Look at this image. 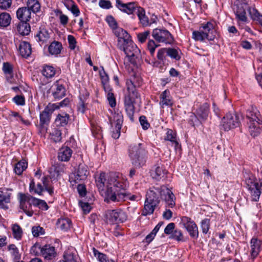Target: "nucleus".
Returning a JSON list of instances; mask_svg holds the SVG:
<instances>
[{
  "label": "nucleus",
  "instance_id": "obj_54",
  "mask_svg": "<svg viewBox=\"0 0 262 262\" xmlns=\"http://www.w3.org/2000/svg\"><path fill=\"white\" fill-rule=\"evenodd\" d=\"M201 228L202 232L204 234H207L210 228V220L208 219H205L203 220L201 223Z\"/></svg>",
  "mask_w": 262,
  "mask_h": 262
},
{
  "label": "nucleus",
  "instance_id": "obj_16",
  "mask_svg": "<svg viewBox=\"0 0 262 262\" xmlns=\"http://www.w3.org/2000/svg\"><path fill=\"white\" fill-rule=\"evenodd\" d=\"M123 121V117L121 113H115L113 116V121L110 120L111 125L113 126L115 125V128L112 131V136L114 139H118L120 136V129L122 127Z\"/></svg>",
  "mask_w": 262,
  "mask_h": 262
},
{
  "label": "nucleus",
  "instance_id": "obj_25",
  "mask_svg": "<svg viewBox=\"0 0 262 262\" xmlns=\"http://www.w3.org/2000/svg\"><path fill=\"white\" fill-rule=\"evenodd\" d=\"M166 173L167 171L163 166L158 164L155 165L151 170V176L153 179L159 181L165 178Z\"/></svg>",
  "mask_w": 262,
  "mask_h": 262
},
{
  "label": "nucleus",
  "instance_id": "obj_32",
  "mask_svg": "<svg viewBox=\"0 0 262 262\" xmlns=\"http://www.w3.org/2000/svg\"><path fill=\"white\" fill-rule=\"evenodd\" d=\"M209 105L208 103H205L201 105L198 110L196 114L201 121H205L208 116Z\"/></svg>",
  "mask_w": 262,
  "mask_h": 262
},
{
  "label": "nucleus",
  "instance_id": "obj_22",
  "mask_svg": "<svg viewBox=\"0 0 262 262\" xmlns=\"http://www.w3.org/2000/svg\"><path fill=\"white\" fill-rule=\"evenodd\" d=\"M114 34L118 37V47H123V44L129 40V34L121 28H117L114 30Z\"/></svg>",
  "mask_w": 262,
  "mask_h": 262
},
{
  "label": "nucleus",
  "instance_id": "obj_17",
  "mask_svg": "<svg viewBox=\"0 0 262 262\" xmlns=\"http://www.w3.org/2000/svg\"><path fill=\"white\" fill-rule=\"evenodd\" d=\"M58 108L59 106L56 104H49L45 107L40 114V124L42 127L49 123L52 114Z\"/></svg>",
  "mask_w": 262,
  "mask_h": 262
},
{
  "label": "nucleus",
  "instance_id": "obj_59",
  "mask_svg": "<svg viewBox=\"0 0 262 262\" xmlns=\"http://www.w3.org/2000/svg\"><path fill=\"white\" fill-rule=\"evenodd\" d=\"M32 233L34 236L37 237L40 235L44 234L43 229L42 227L39 226L33 227L32 228Z\"/></svg>",
  "mask_w": 262,
  "mask_h": 262
},
{
  "label": "nucleus",
  "instance_id": "obj_33",
  "mask_svg": "<svg viewBox=\"0 0 262 262\" xmlns=\"http://www.w3.org/2000/svg\"><path fill=\"white\" fill-rule=\"evenodd\" d=\"M69 118V115L67 113H61L57 115L55 123L57 126H64L68 124Z\"/></svg>",
  "mask_w": 262,
  "mask_h": 262
},
{
  "label": "nucleus",
  "instance_id": "obj_60",
  "mask_svg": "<svg viewBox=\"0 0 262 262\" xmlns=\"http://www.w3.org/2000/svg\"><path fill=\"white\" fill-rule=\"evenodd\" d=\"M59 14V19H60V23L62 25H66L68 24L69 18L68 17L62 14V12L60 10H58L57 12V15Z\"/></svg>",
  "mask_w": 262,
  "mask_h": 262
},
{
  "label": "nucleus",
  "instance_id": "obj_34",
  "mask_svg": "<svg viewBox=\"0 0 262 262\" xmlns=\"http://www.w3.org/2000/svg\"><path fill=\"white\" fill-rule=\"evenodd\" d=\"M38 41L44 43L47 42L50 38V33L45 28H40L39 31L36 35Z\"/></svg>",
  "mask_w": 262,
  "mask_h": 262
},
{
  "label": "nucleus",
  "instance_id": "obj_45",
  "mask_svg": "<svg viewBox=\"0 0 262 262\" xmlns=\"http://www.w3.org/2000/svg\"><path fill=\"white\" fill-rule=\"evenodd\" d=\"M57 226L61 230L67 231L71 226V221L69 219H60L57 222Z\"/></svg>",
  "mask_w": 262,
  "mask_h": 262
},
{
  "label": "nucleus",
  "instance_id": "obj_18",
  "mask_svg": "<svg viewBox=\"0 0 262 262\" xmlns=\"http://www.w3.org/2000/svg\"><path fill=\"white\" fill-rule=\"evenodd\" d=\"M50 91L55 99H60L66 95V89L62 80H57L51 86Z\"/></svg>",
  "mask_w": 262,
  "mask_h": 262
},
{
  "label": "nucleus",
  "instance_id": "obj_36",
  "mask_svg": "<svg viewBox=\"0 0 262 262\" xmlns=\"http://www.w3.org/2000/svg\"><path fill=\"white\" fill-rule=\"evenodd\" d=\"M158 205L155 203L151 204V203L145 200L144 209L142 211V215L143 216H146L147 215H150L152 214L156 207Z\"/></svg>",
  "mask_w": 262,
  "mask_h": 262
},
{
  "label": "nucleus",
  "instance_id": "obj_23",
  "mask_svg": "<svg viewBox=\"0 0 262 262\" xmlns=\"http://www.w3.org/2000/svg\"><path fill=\"white\" fill-rule=\"evenodd\" d=\"M41 255L47 260H51L56 256L55 247L50 245H46L40 248Z\"/></svg>",
  "mask_w": 262,
  "mask_h": 262
},
{
  "label": "nucleus",
  "instance_id": "obj_64",
  "mask_svg": "<svg viewBox=\"0 0 262 262\" xmlns=\"http://www.w3.org/2000/svg\"><path fill=\"white\" fill-rule=\"evenodd\" d=\"M167 54L166 48H162L160 49L157 54V58L159 60L164 61L165 59V54Z\"/></svg>",
  "mask_w": 262,
  "mask_h": 262
},
{
  "label": "nucleus",
  "instance_id": "obj_15",
  "mask_svg": "<svg viewBox=\"0 0 262 262\" xmlns=\"http://www.w3.org/2000/svg\"><path fill=\"white\" fill-rule=\"evenodd\" d=\"M161 199L165 202L166 208H173L176 205V196L172 191L163 185L161 186Z\"/></svg>",
  "mask_w": 262,
  "mask_h": 262
},
{
  "label": "nucleus",
  "instance_id": "obj_35",
  "mask_svg": "<svg viewBox=\"0 0 262 262\" xmlns=\"http://www.w3.org/2000/svg\"><path fill=\"white\" fill-rule=\"evenodd\" d=\"M28 21H20L18 24L17 29L18 33L22 35H28L31 31V27Z\"/></svg>",
  "mask_w": 262,
  "mask_h": 262
},
{
  "label": "nucleus",
  "instance_id": "obj_55",
  "mask_svg": "<svg viewBox=\"0 0 262 262\" xmlns=\"http://www.w3.org/2000/svg\"><path fill=\"white\" fill-rule=\"evenodd\" d=\"M12 100L17 105L23 106L25 104V98L23 95H16L13 98Z\"/></svg>",
  "mask_w": 262,
  "mask_h": 262
},
{
  "label": "nucleus",
  "instance_id": "obj_12",
  "mask_svg": "<svg viewBox=\"0 0 262 262\" xmlns=\"http://www.w3.org/2000/svg\"><path fill=\"white\" fill-rule=\"evenodd\" d=\"M152 36L158 42L170 44L173 41L171 33L166 29H155L152 32Z\"/></svg>",
  "mask_w": 262,
  "mask_h": 262
},
{
  "label": "nucleus",
  "instance_id": "obj_24",
  "mask_svg": "<svg viewBox=\"0 0 262 262\" xmlns=\"http://www.w3.org/2000/svg\"><path fill=\"white\" fill-rule=\"evenodd\" d=\"M262 250V242L257 238H252L250 242V253L252 258L257 256Z\"/></svg>",
  "mask_w": 262,
  "mask_h": 262
},
{
  "label": "nucleus",
  "instance_id": "obj_57",
  "mask_svg": "<svg viewBox=\"0 0 262 262\" xmlns=\"http://www.w3.org/2000/svg\"><path fill=\"white\" fill-rule=\"evenodd\" d=\"M51 138L55 142H58L61 140V131L56 129H55L51 135Z\"/></svg>",
  "mask_w": 262,
  "mask_h": 262
},
{
  "label": "nucleus",
  "instance_id": "obj_56",
  "mask_svg": "<svg viewBox=\"0 0 262 262\" xmlns=\"http://www.w3.org/2000/svg\"><path fill=\"white\" fill-rule=\"evenodd\" d=\"M159 45L156 44L155 41H154L153 40H149L147 43V49L149 50L151 56L154 55L156 48L159 47Z\"/></svg>",
  "mask_w": 262,
  "mask_h": 262
},
{
  "label": "nucleus",
  "instance_id": "obj_39",
  "mask_svg": "<svg viewBox=\"0 0 262 262\" xmlns=\"http://www.w3.org/2000/svg\"><path fill=\"white\" fill-rule=\"evenodd\" d=\"M163 222H159L152 230V231L148 234L145 238L144 242L149 244L155 238L156 234L159 230L160 227L163 225Z\"/></svg>",
  "mask_w": 262,
  "mask_h": 262
},
{
  "label": "nucleus",
  "instance_id": "obj_9",
  "mask_svg": "<svg viewBox=\"0 0 262 262\" xmlns=\"http://www.w3.org/2000/svg\"><path fill=\"white\" fill-rule=\"evenodd\" d=\"M118 48L124 51L130 62L133 64L136 62V58L139 54V50L132 39L123 43V47Z\"/></svg>",
  "mask_w": 262,
  "mask_h": 262
},
{
  "label": "nucleus",
  "instance_id": "obj_2",
  "mask_svg": "<svg viewBox=\"0 0 262 262\" xmlns=\"http://www.w3.org/2000/svg\"><path fill=\"white\" fill-rule=\"evenodd\" d=\"M216 27V24L213 21L203 23L199 31L192 32V38L196 41L213 40L217 35Z\"/></svg>",
  "mask_w": 262,
  "mask_h": 262
},
{
  "label": "nucleus",
  "instance_id": "obj_19",
  "mask_svg": "<svg viewBox=\"0 0 262 262\" xmlns=\"http://www.w3.org/2000/svg\"><path fill=\"white\" fill-rule=\"evenodd\" d=\"M161 194V186L152 187L147 192L146 200L148 202L159 205Z\"/></svg>",
  "mask_w": 262,
  "mask_h": 262
},
{
  "label": "nucleus",
  "instance_id": "obj_42",
  "mask_svg": "<svg viewBox=\"0 0 262 262\" xmlns=\"http://www.w3.org/2000/svg\"><path fill=\"white\" fill-rule=\"evenodd\" d=\"M141 23L143 26H148L149 25L148 19L147 17L145 15L144 10L141 8L139 7L137 9V11H136V13Z\"/></svg>",
  "mask_w": 262,
  "mask_h": 262
},
{
  "label": "nucleus",
  "instance_id": "obj_28",
  "mask_svg": "<svg viewBox=\"0 0 262 262\" xmlns=\"http://www.w3.org/2000/svg\"><path fill=\"white\" fill-rule=\"evenodd\" d=\"M72 150L68 146H62L58 151V159L60 161H68L72 155Z\"/></svg>",
  "mask_w": 262,
  "mask_h": 262
},
{
  "label": "nucleus",
  "instance_id": "obj_37",
  "mask_svg": "<svg viewBox=\"0 0 262 262\" xmlns=\"http://www.w3.org/2000/svg\"><path fill=\"white\" fill-rule=\"evenodd\" d=\"M62 48L61 43L57 41L52 42L49 47V52L52 55H58L60 53Z\"/></svg>",
  "mask_w": 262,
  "mask_h": 262
},
{
  "label": "nucleus",
  "instance_id": "obj_6",
  "mask_svg": "<svg viewBox=\"0 0 262 262\" xmlns=\"http://www.w3.org/2000/svg\"><path fill=\"white\" fill-rule=\"evenodd\" d=\"M245 183L247 187L250 191L252 200L254 201H258L261 193L262 178H259L258 181H257L253 176H251L246 179Z\"/></svg>",
  "mask_w": 262,
  "mask_h": 262
},
{
  "label": "nucleus",
  "instance_id": "obj_44",
  "mask_svg": "<svg viewBox=\"0 0 262 262\" xmlns=\"http://www.w3.org/2000/svg\"><path fill=\"white\" fill-rule=\"evenodd\" d=\"M91 130L93 135L97 139L102 138V130L101 127L96 123L92 122L91 123Z\"/></svg>",
  "mask_w": 262,
  "mask_h": 262
},
{
  "label": "nucleus",
  "instance_id": "obj_1",
  "mask_svg": "<svg viewBox=\"0 0 262 262\" xmlns=\"http://www.w3.org/2000/svg\"><path fill=\"white\" fill-rule=\"evenodd\" d=\"M96 182L99 190H104L106 187L104 201L107 203H121L127 199L138 201L141 199L139 194L132 195L126 192V180L119 173H110L107 177L104 173H101Z\"/></svg>",
  "mask_w": 262,
  "mask_h": 262
},
{
  "label": "nucleus",
  "instance_id": "obj_3",
  "mask_svg": "<svg viewBox=\"0 0 262 262\" xmlns=\"http://www.w3.org/2000/svg\"><path fill=\"white\" fill-rule=\"evenodd\" d=\"M246 117L250 135L253 137L257 136L262 130V117L256 107H251L247 110Z\"/></svg>",
  "mask_w": 262,
  "mask_h": 262
},
{
  "label": "nucleus",
  "instance_id": "obj_51",
  "mask_svg": "<svg viewBox=\"0 0 262 262\" xmlns=\"http://www.w3.org/2000/svg\"><path fill=\"white\" fill-rule=\"evenodd\" d=\"M86 108V98H82L81 95L79 96V102L77 105L78 111L82 114H83Z\"/></svg>",
  "mask_w": 262,
  "mask_h": 262
},
{
  "label": "nucleus",
  "instance_id": "obj_53",
  "mask_svg": "<svg viewBox=\"0 0 262 262\" xmlns=\"http://www.w3.org/2000/svg\"><path fill=\"white\" fill-rule=\"evenodd\" d=\"M170 237L178 242L184 241L182 232L179 229L174 230L172 234L171 235Z\"/></svg>",
  "mask_w": 262,
  "mask_h": 262
},
{
  "label": "nucleus",
  "instance_id": "obj_7",
  "mask_svg": "<svg viewBox=\"0 0 262 262\" xmlns=\"http://www.w3.org/2000/svg\"><path fill=\"white\" fill-rule=\"evenodd\" d=\"M104 216L106 222L112 224L123 223L127 218L126 213L121 209L108 210Z\"/></svg>",
  "mask_w": 262,
  "mask_h": 262
},
{
  "label": "nucleus",
  "instance_id": "obj_41",
  "mask_svg": "<svg viewBox=\"0 0 262 262\" xmlns=\"http://www.w3.org/2000/svg\"><path fill=\"white\" fill-rule=\"evenodd\" d=\"M167 56L176 60H179L181 59V50L179 49L168 48H166Z\"/></svg>",
  "mask_w": 262,
  "mask_h": 262
},
{
  "label": "nucleus",
  "instance_id": "obj_61",
  "mask_svg": "<svg viewBox=\"0 0 262 262\" xmlns=\"http://www.w3.org/2000/svg\"><path fill=\"white\" fill-rule=\"evenodd\" d=\"M106 21L109 26L114 30L117 28V24L114 17L112 16H107L106 18Z\"/></svg>",
  "mask_w": 262,
  "mask_h": 262
},
{
  "label": "nucleus",
  "instance_id": "obj_10",
  "mask_svg": "<svg viewBox=\"0 0 262 262\" xmlns=\"http://www.w3.org/2000/svg\"><path fill=\"white\" fill-rule=\"evenodd\" d=\"M240 124L238 115L235 114L228 113L221 121V126L225 131H228L239 126Z\"/></svg>",
  "mask_w": 262,
  "mask_h": 262
},
{
  "label": "nucleus",
  "instance_id": "obj_14",
  "mask_svg": "<svg viewBox=\"0 0 262 262\" xmlns=\"http://www.w3.org/2000/svg\"><path fill=\"white\" fill-rule=\"evenodd\" d=\"M32 199L33 197L29 194L21 193L18 194L19 207L29 216H31L33 214V211L31 209L33 205Z\"/></svg>",
  "mask_w": 262,
  "mask_h": 262
},
{
  "label": "nucleus",
  "instance_id": "obj_4",
  "mask_svg": "<svg viewBox=\"0 0 262 262\" xmlns=\"http://www.w3.org/2000/svg\"><path fill=\"white\" fill-rule=\"evenodd\" d=\"M128 155L135 167L140 168L145 164L147 152L142 143L131 145L128 149Z\"/></svg>",
  "mask_w": 262,
  "mask_h": 262
},
{
  "label": "nucleus",
  "instance_id": "obj_5",
  "mask_svg": "<svg viewBox=\"0 0 262 262\" xmlns=\"http://www.w3.org/2000/svg\"><path fill=\"white\" fill-rule=\"evenodd\" d=\"M126 84L128 93L124 97V105L128 117L132 121H133L135 112L134 103L135 99L138 98L139 95L132 81H127Z\"/></svg>",
  "mask_w": 262,
  "mask_h": 262
},
{
  "label": "nucleus",
  "instance_id": "obj_8",
  "mask_svg": "<svg viewBox=\"0 0 262 262\" xmlns=\"http://www.w3.org/2000/svg\"><path fill=\"white\" fill-rule=\"evenodd\" d=\"M250 9H255L254 7H249L245 0H237L234 3L233 11L235 14L236 18L239 21L246 22L247 17L246 10L249 14Z\"/></svg>",
  "mask_w": 262,
  "mask_h": 262
},
{
  "label": "nucleus",
  "instance_id": "obj_21",
  "mask_svg": "<svg viewBox=\"0 0 262 262\" xmlns=\"http://www.w3.org/2000/svg\"><path fill=\"white\" fill-rule=\"evenodd\" d=\"M116 7L121 11L127 13L128 14L136 13L138 7L135 3H123L119 0L116 1Z\"/></svg>",
  "mask_w": 262,
  "mask_h": 262
},
{
  "label": "nucleus",
  "instance_id": "obj_30",
  "mask_svg": "<svg viewBox=\"0 0 262 262\" xmlns=\"http://www.w3.org/2000/svg\"><path fill=\"white\" fill-rule=\"evenodd\" d=\"M19 51L21 56L25 58L28 57L31 54L32 48L29 43L22 41L19 45Z\"/></svg>",
  "mask_w": 262,
  "mask_h": 262
},
{
  "label": "nucleus",
  "instance_id": "obj_26",
  "mask_svg": "<svg viewBox=\"0 0 262 262\" xmlns=\"http://www.w3.org/2000/svg\"><path fill=\"white\" fill-rule=\"evenodd\" d=\"M173 104V101L168 90H165L162 92L160 96V105L162 108L164 106H171Z\"/></svg>",
  "mask_w": 262,
  "mask_h": 262
},
{
  "label": "nucleus",
  "instance_id": "obj_48",
  "mask_svg": "<svg viewBox=\"0 0 262 262\" xmlns=\"http://www.w3.org/2000/svg\"><path fill=\"white\" fill-rule=\"evenodd\" d=\"M32 203L33 205L38 207L41 210H47L49 208L47 203L43 200L33 197V199H32Z\"/></svg>",
  "mask_w": 262,
  "mask_h": 262
},
{
  "label": "nucleus",
  "instance_id": "obj_31",
  "mask_svg": "<svg viewBox=\"0 0 262 262\" xmlns=\"http://www.w3.org/2000/svg\"><path fill=\"white\" fill-rule=\"evenodd\" d=\"M2 69L7 80L10 82H12L14 75L13 66L9 62H4Z\"/></svg>",
  "mask_w": 262,
  "mask_h": 262
},
{
  "label": "nucleus",
  "instance_id": "obj_27",
  "mask_svg": "<svg viewBox=\"0 0 262 262\" xmlns=\"http://www.w3.org/2000/svg\"><path fill=\"white\" fill-rule=\"evenodd\" d=\"M16 16L20 21H29L31 18V12L26 7H20L16 11Z\"/></svg>",
  "mask_w": 262,
  "mask_h": 262
},
{
  "label": "nucleus",
  "instance_id": "obj_58",
  "mask_svg": "<svg viewBox=\"0 0 262 262\" xmlns=\"http://www.w3.org/2000/svg\"><path fill=\"white\" fill-rule=\"evenodd\" d=\"M150 32L149 31H146L144 32L138 33L137 35L138 39L141 43L144 42L149 36Z\"/></svg>",
  "mask_w": 262,
  "mask_h": 262
},
{
  "label": "nucleus",
  "instance_id": "obj_46",
  "mask_svg": "<svg viewBox=\"0 0 262 262\" xmlns=\"http://www.w3.org/2000/svg\"><path fill=\"white\" fill-rule=\"evenodd\" d=\"M9 117L11 122H21L22 123L26 125H28L29 124V121L24 120L17 112L11 111L9 114Z\"/></svg>",
  "mask_w": 262,
  "mask_h": 262
},
{
  "label": "nucleus",
  "instance_id": "obj_43",
  "mask_svg": "<svg viewBox=\"0 0 262 262\" xmlns=\"http://www.w3.org/2000/svg\"><path fill=\"white\" fill-rule=\"evenodd\" d=\"M55 70L51 66L45 65L41 70L42 74L46 78H49L53 77L55 74Z\"/></svg>",
  "mask_w": 262,
  "mask_h": 262
},
{
  "label": "nucleus",
  "instance_id": "obj_49",
  "mask_svg": "<svg viewBox=\"0 0 262 262\" xmlns=\"http://www.w3.org/2000/svg\"><path fill=\"white\" fill-rule=\"evenodd\" d=\"M11 21V17L9 14L4 12L0 14V26L1 27L8 26Z\"/></svg>",
  "mask_w": 262,
  "mask_h": 262
},
{
  "label": "nucleus",
  "instance_id": "obj_47",
  "mask_svg": "<svg viewBox=\"0 0 262 262\" xmlns=\"http://www.w3.org/2000/svg\"><path fill=\"white\" fill-rule=\"evenodd\" d=\"M11 229L14 238L17 240L20 239L23 235V230L20 226L17 224H14L12 225Z\"/></svg>",
  "mask_w": 262,
  "mask_h": 262
},
{
  "label": "nucleus",
  "instance_id": "obj_11",
  "mask_svg": "<svg viewBox=\"0 0 262 262\" xmlns=\"http://www.w3.org/2000/svg\"><path fill=\"white\" fill-rule=\"evenodd\" d=\"M180 224L188 232L190 236L196 239L199 237V230L197 225L190 218L186 216L181 218Z\"/></svg>",
  "mask_w": 262,
  "mask_h": 262
},
{
  "label": "nucleus",
  "instance_id": "obj_62",
  "mask_svg": "<svg viewBox=\"0 0 262 262\" xmlns=\"http://www.w3.org/2000/svg\"><path fill=\"white\" fill-rule=\"evenodd\" d=\"M140 123L144 129H147L149 127V123L148 122L146 118L144 116H141L139 118Z\"/></svg>",
  "mask_w": 262,
  "mask_h": 262
},
{
  "label": "nucleus",
  "instance_id": "obj_63",
  "mask_svg": "<svg viewBox=\"0 0 262 262\" xmlns=\"http://www.w3.org/2000/svg\"><path fill=\"white\" fill-rule=\"evenodd\" d=\"M175 224L173 223H169L164 229V233L166 234H172L174 231Z\"/></svg>",
  "mask_w": 262,
  "mask_h": 262
},
{
  "label": "nucleus",
  "instance_id": "obj_40",
  "mask_svg": "<svg viewBox=\"0 0 262 262\" xmlns=\"http://www.w3.org/2000/svg\"><path fill=\"white\" fill-rule=\"evenodd\" d=\"M28 163L25 160H22L17 162L14 166V171L17 175H20L27 168Z\"/></svg>",
  "mask_w": 262,
  "mask_h": 262
},
{
  "label": "nucleus",
  "instance_id": "obj_50",
  "mask_svg": "<svg viewBox=\"0 0 262 262\" xmlns=\"http://www.w3.org/2000/svg\"><path fill=\"white\" fill-rule=\"evenodd\" d=\"M8 250L11 254L15 260H18L20 258V255L19 253V251L16 246L14 244L10 245L8 246Z\"/></svg>",
  "mask_w": 262,
  "mask_h": 262
},
{
  "label": "nucleus",
  "instance_id": "obj_52",
  "mask_svg": "<svg viewBox=\"0 0 262 262\" xmlns=\"http://www.w3.org/2000/svg\"><path fill=\"white\" fill-rule=\"evenodd\" d=\"M93 253L95 257L99 262H106L108 260L106 255L100 252L95 248H93Z\"/></svg>",
  "mask_w": 262,
  "mask_h": 262
},
{
  "label": "nucleus",
  "instance_id": "obj_20",
  "mask_svg": "<svg viewBox=\"0 0 262 262\" xmlns=\"http://www.w3.org/2000/svg\"><path fill=\"white\" fill-rule=\"evenodd\" d=\"M11 190L6 188H0V208L8 209V204L10 203Z\"/></svg>",
  "mask_w": 262,
  "mask_h": 262
},
{
  "label": "nucleus",
  "instance_id": "obj_29",
  "mask_svg": "<svg viewBox=\"0 0 262 262\" xmlns=\"http://www.w3.org/2000/svg\"><path fill=\"white\" fill-rule=\"evenodd\" d=\"M164 140L169 141L174 145L176 150L181 148V145L177 140V134L176 132L171 129H167L166 135L164 136Z\"/></svg>",
  "mask_w": 262,
  "mask_h": 262
},
{
  "label": "nucleus",
  "instance_id": "obj_13",
  "mask_svg": "<svg viewBox=\"0 0 262 262\" xmlns=\"http://www.w3.org/2000/svg\"><path fill=\"white\" fill-rule=\"evenodd\" d=\"M89 172L88 167L82 165H79L78 168L75 172L70 176L69 181L74 185L77 183H81L87 178Z\"/></svg>",
  "mask_w": 262,
  "mask_h": 262
},
{
  "label": "nucleus",
  "instance_id": "obj_38",
  "mask_svg": "<svg viewBox=\"0 0 262 262\" xmlns=\"http://www.w3.org/2000/svg\"><path fill=\"white\" fill-rule=\"evenodd\" d=\"M26 7L28 8L31 12L35 13L40 11V4L38 0H28Z\"/></svg>",
  "mask_w": 262,
  "mask_h": 262
}]
</instances>
